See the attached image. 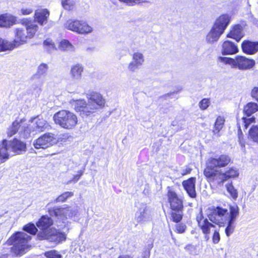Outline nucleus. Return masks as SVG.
Wrapping results in <instances>:
<instances>
[{
    "label": "nucleus",
    "instance_id": "9b49d317",
    "mask_svg": "<svg viewBox=\"0 0 258 258\" xmlns=\"http://www.w3.org/2000/svg\"><path fill=\"white\" fill-rule=\"evenodd\" d=\"M88 107L86 111L94 113L98 110L103 108L105 104V100L102 96L96 92H93L87 95Z\"/></svg>",
    "mask_w": 258,
    "mask_h": 258
},
{
    "label": "nucleus",
    "instance_id": "412c9836",
    "mask_svg": "<svg viewBox=\"0 0 258 258\" xmlns=\"http://www.w3.org/2000/svg\"><path fill=\"white\" fill-rule=\"evenodd\" d=\"M9 145L11 151L17 154H22L26 151V144L17 139L9 141Z\"/></svg>",
    "mask_w": 258,
    "mask_h": 258
},
{
    "label": "nucleus",
    "instance_id": "052dcab7",
    "mask_svg": "<svg viewBox=\"0 0 258 258\" xmlns=\"http://www.w3.org/2000/svg\"><path fill=\"white\" fill-rule=\"evenodd\" d=\"M189 172H190V169H186L185 171H183V172H181V174H182V175H184L189 173Z\"/></svg>",
    "mask_w": 258,
    "mask_h": 258
},
{
    "label": "nucleus",
    "instance_id": "bb28decb",
    "mask_svg": "<svg viewBox=\"0 0 258 258\" xmlns=\"http://www.w3.org/2000/svg\"><path fill=\"white\" fill-rule=\"evenodd\" d=\"M71 104L76 111H81L83 114L86 116H89L92 114V112L86 111V109L88 107V103L87 104L83 99L72 101Z\"/></svg>",
    "mask_w": 258,
    "mask_h": 258
},
{
    "label": "nucleus",
    "instance_id": "9d476101",
    "mask_svg": "<svg viewBox=\"0 0 258 258\" xmlns=\"http://www.w3.org/2000/svg\"><path fill=\"white\" fill-rule=\"evenodd\" d=\"M17 132L23 134L24 137L28 138L30 135V131L28 124L26 122L24 118L15 120L7 130V134L8 137H11Z\"/></svg>",
    "mask_w": 258,
    "mask_h": 258
},
{
    "label": "nucleus",
    "instance_id": "680f3d73",
    "mask_svg": "<svg viewBox=\"0 0 258 258\" xmlns=\"http://www.w3.org/2000/svg\"><path fill=\"white\" fill-rule=\"evenodd\" d=\"M94 47H87L86 50L87 51L91 52L94 51Z\"/></svg>",
    "mask_w": 258,
    "mask_h": 258
},
{
    "label": "nucleus",
    "instance_id": "423d86ee",
    "mask_svg": "<svg viewBox=\"0 0 258 258\" xmlns=\"http://www.w3.org/2000/svg\"><path fill=\"white\" fill-rule=\"evenodd\" d=\"M53 120L55 124L67 130L73 129L78 122L77 116L67 110H62L55 113Z\"/></svg>",
    "mask_w": 258,
    "mask_h": 258
},
{
    "label": "nucleus",
    "instance_id": "473e14b6",
    "mask_svg": "<svg viewBox=\"0 0 258 258\" xmlns=\"http://www.w3.org/2000/svg\"><path fill=\"white\" fill-rule=\"evenodd\" d=\"M18 45L15 41L13 43L0 38V52L12 50Z\"/></svg>",
    "mask_w": 258,
    "mask_h": 258
},
{
    "label": "nucleus",
    "instance_id": "a19ab883",
    "mask_svg": "<svg viewBox=\"0 0 258 258\" xmlns=\"http://www.w3.org/2000/svg\"><path fill=\"white\" fill-rule=\"evenodd\" d=\"M76 0H61V4L66 10H71L74 9L76 5Z\"/></svg>",
    "mask_w": 258,
    "mask_h": 258
},
{
    "label": "nucleus",
    "instance_id": "b1692460",
    "mask_svg": "<svg viewBox=\"0 0 258 258\" xmlns=\"http://www.w3.org/2000/svg\"><path fill=\"white\" fill-rule=\"evenodd\" d=\"M238 48L233 42L227 40L222 45L221 52L223 55H231L238 52Z\"/></svg>",
    "mask_w": 258,
    "mask_h": 258
},
{
    "label": "nucleus",
    "instance_id": "e433bc0d",
    "mask_svg": "<svg viewBox=\"0 0 258 258\" xmlns=\"http://www.w3.org/2000/svg\"><path fill=\"white\" fill-rule=\"evenodd\" d=\"M249 138L253 142L258 143V125L252 126L250 128Z\"/></svg>",
    "mask_w": 258,
    "mask_h": 258
},
{
    "label": "nucleus",
    "instance_id": "f03ea898",
    "mask_svg": "<svg viewBox=\"0 0 258 258\" xmlns=\"http://www.w3.org/2000/svg\"><path fill=\"white\" fill-rule=\"evenodd\" d=\"M231 162V158L227 155H221L215 157L210 158L207 162L206 168L204 170V175L210 181L217 175V173L222 170L218 168L225 167Z\"/></svg>",
    "mask_w": 258,
    "mask_h": 258
},
{
    "label": "nucleus",
    "instance_id": "4c0bfd02",
    "mask_svg": "<svg viewBox=\"0 0 258 258\" xmlns=\"http://www.w3.org/2000/svg\"><path fill=\"white\" fill-rule=\"evenodd\" d=\"M172 211H173L171 213V216L172 221L175 223L180 222L182 218L183 210Z\"/></svg>",
    "mask_w": 258,
    "mask_h": 258
},
{
    "label": "nucleus",
    "instance_id": "f8f14e48",
    "mask_svg": "<svg viewBox=\"0 0 258 258\" xmlns=\"http://www.w3.org/2000/svg\"><path fill=\"white\" fill-rule=\"evenodd\" d=\"M56 135L48 133L41 136L37 139L34 141L33 145L35 149H47L58 142Z\"/></svg>",
    "mask_w": 258,
    "mask_h": 258
},
{
    "label": "nucleus",
    "instance_id": "79ce46f5",
    "mask_svg": "<svg viewBox=\"0 0 258 258\" xmlns=\"http://www.w3.org/2000/svg\"><path fill=\"white\" fill-rule=\"evenodd\" d=\"M73 195L74 194L73 192H65L61 194V195H60L59 196H58L55 200V202L56 203L63 202L65 201H66L68 198L72 197Z\"/></svg>",
    "mask_w": 258,
    "mask_h": 258
},
{
    "label": "nucleus",
    "instance_id": "5fc2aeb1",
    "mask_svg": "<svg viewBox=\"0 0 258 258\" xmlns=\"http://www.w3.org/2000/svg\"><path fill=\"white\" fill-rule=\"evenodd\" d=\"M79 174L75 175L72 180H70L68 182V184L70 183L72 181L77 182L80 178L81 175L83 174V171H80L78 172Z\"/></svg>",
    "mask_w": 258,
    "mask_h": 258
},
{
    "label": "nucleus",
    "instance_id": "49530a36",
    "mask_svg": "<svg viewBox=\"0 0 258 258\" xmlns=\"http://www.w3.org/2000/svg\"><path fill=\"white\" fill-rule=\"evenodd\" d=\"M210 101L209 99L204 98L199 103V107L202 110L206 109L210 105Z\"/></svg>",
    "mask_w": 258,
    "mask_h": 258
},
{
    "label": "nucleus",
    "instance_id": "c03bdc74",
    "mask_svg": "<svg viewBox=\"0 0 258 258\" xmlns=\"http://www.w3.org/2000/svg\"><path fill=\"white\" fill-rule=\"evenodd\" d=\"M23 229L31 234H35L37 231V229L34 224L29 223L25 225Z\"/></svg>",
    "mask_w": 258,
    "mask_h": 258
},
{
    "label": "nucleus",
    "instance_id": "6ab92c4d",
    "mask_svg": "<svg viewBox=\"0 0 258 258\" xmlns=\"http://www.w3.org/2000/svg\"><path fill=\"white\" fill-rule=\"evenodd\" d=\"M167 197L170 208L172 210H183V205L182 198L179 197L176 193L169 187H168Z\"/></svg>",
    "mask_w": 258,
    "mask_h": 258
},
{
    "label": "nucleus",
    "instance_id": "72a5a7b5",
    "mask_svg": "<svg viewBox=\"0 0 258 258\" xmlns=\"http://www.w3.org/2000/svg\"><path fill=\"white\" fill-rule=\"evenodd\" d=\"M59 48L62 51H74L75 50L74 46L67 40H63L60 42Z\"/></svg>",
    "mask_w": 258,
    "mask_h": 258
},
{
    "label": "nucleus",
    "instance_id": "de8ad7c7",
    "mask_svg": "<svg viewBox=\"0 0 258 258\" xmlns=\"http://www.w3.org/2000/svg\"><path fill=\"white\" fill-rule=\"evenodd\" d=\"M121 2L125 3L130 5H134L142 3H147V0H119Z\"/></svg>",
    "mask_w": 258,
    "mask_h": 258
},
{
    "label": "nucleus",
    "instance_id": "5701e85b",
    "mask_svg": "<svg viewBox=\"0 0 258 258\" xmlns=\"http://www.w3.org/2000/svg\"><path fill=\"white\" fill-rule=\"evenodd\" d=\"M195 184V177H191L187 180H184L182 183V184L187 194L192 198L196 197Z\"/></svg>",
    "mask_w": 258,
    "mask_h": 258
},
{
    "label": "nucleus",
    "instance_id": "1a4fd4ad",
    "mask_svg": "<svg viewBox=\"0 0 258 258\" xmlns=\"http://www.w3.org/2000/svg\"><path fill=\"white\" fill-rule=\"evenodd\" d=\"M65 28L82 35H87L92 33L93 28L83 20L70 19L65 24Z\"/></svg>",
    "mask_w": 258,
    "mask_h": 258
},
{
    "label": "nucleus",
    "instance_id": "37998d69",
    "mask_svg": "<svg viewBox=\"0 0 258 258\" xmlns=\"http://www.w3.org/2000/svg\"><path fill=\"white\" fill-rule=\"evenodd\" d=\"M141 66L136 63V62L132 60L127 66V69L130 72L134 73L136 72Z\"/></svg>",
    "mask_w": 258,
    "mask_h": 258
},
{
    "label": "nucleus",
    "instance_id": "864d4df0",
    "mask_svg": "<svg viewBox=\"0 0 258 258\" xmlns=\"http://www.w3.org/2000/svg\"><path fill=\"white\" fill-rule=\"evenodd\" d=\"M185 249L189 251L192 254H196V252L195 251L196 250V247L194 245L191 244H188L185 247Z\"/></svg>",
    "mask_w": 258,
    "mask_h": 258
},
{
    "label": "nucleus",
    "instance_id": "ddd939ff",
    "mask_svg": "<svg viewBox=\"0 0 258 258\" xmlns=\"http://www.w3.org/2000/svg\"><path fill=\"white\" fill-rule=\"evenodd\" d=\"M49 214L52 217L62 220L68 218H72L77 215L78 213V208H53L48 210Z\"/></svg>",
    "mask_w": 258,
    "mask_h": 258
},
{
    "label": "nucleus",
    "instance_id": "a18cd8bd",
    "mask_svg": "<svg viewBox=\"0 0 258 258\" xmlns=\"http://www.w3.org/2000/svg\"><path fill=\"white\" fill-rule=\"evenodd\" d=\"M45 256L48 258H61L62 256L56 250H51L45 253Z\"/></svg>",
    "mask_w": 258,
    "mask_h": 258
},
{
    "label": "nucleus",
    "instance_id": "c756f323",
    "mask_svg": "<svg viewBox=\"0 0 258 258\" xmlns=\"http://www.w3.org/2000/svg\"><path fill=\"white\" fill-rule=\"evenodd\" d=\"M15 17L9 14H4L0 16V27H10L16 23Z\"/></svg>",
    "mask_w": 258,
    "mask_h": 258
},
{
    "label": "nucleus",
    "instance_id": "c9c22d12",
    "mask_svg": "<svg viewBox=\"0 0 258 258\" xmlns=\"http://www.w3.org/2000/svg\"><path fill=\"white\" fill-rule=\"evenodd\" d=\"M225 122V119L224 117L219 116H218L215 123L214 128L213 132L215 134L218 133L223 128Z\"/></svg>",
    "mask_w": 258,
    "mask_h": 258
},
{
    "label": "nucleus",
    "instance_id": "ea45409f",
    "mask_svg": "<svg viewBox=\"0 0 258 258\" xmlns=\"http://www.w3.org/2000/svg\"><path fill=\"white\" fill-rule=\"evenodd\" d=\"M45 49L49 52L51 53L56 49L54 42L51 39H47L43 42Z\"/></svg>",
    "mask_w": 258,
    "mask_h": 258
},
{
    "label": "nucleus",
    "instance_id": "393cba45",
    "mask_svg": "<svg viewBox=\"0 0 258 258\" xmlns=\"http://www.w3.org/2000/svg\"><path fill=\"white\" fill-rule=\"evenodd\" d=\"M84 68L81 64L77 63L71 66L70 74L73 80L79 81L82 76Z\"/></svg>",
    "mask_w": 258,
    "mask_h": 258
},
{
    "label": "nucleus",
    "instance_id": "603ef678",
    "mask_svg": "<svg viewBox=\"0 0 258 258\" xmlns=\"http://www.w3.org/2000/svg\"><path fill=\"white\" fill-rule=\"evenodd\" d=\"M21 13L23 15H28L31 14L33 10L30 8H23L21 10Z\"/></svg>",
    "mask_w": 258,
    "mask_h": 258
},
{
    "label": "nucleus",
    "instance_id": "a878e982",
    "mask_svg": "<svg viewBox=\"0 0 258 258\" xmlns=\"http://www.w3.org/2000/svg\"><path fill=\"white\" fill-rule=\"evenodd\" d=\"M243 36V28L239 24L232 26L230 32L227 35V37L234 39L237 41H240Z\"/></svg>",
    "mask_w": 258,
    "mask_h": 258
},
{
    "label": "nucleus",
    "instance_id": "4d7b16f0",
    "mask_svg": "<svg viewBox=\"0 0 258 258\" xmlns=\"http://www.w3.org/2000/svg\"><path fill=\"white\" fill-rule=\"evenodd\" d=\"M152 245L149 246V248H152ZM150 255V251L149 249L146 250L143 253V257L144 258H149Z\"/></svg>",
    "mask_w": 258,
    "mask_h": 258
},
{
    "label": "nucleus",
    "instance_id": "58836bf2",
    "mask_svg": "<svg viewBox=\"0 0 258 258\" xmlns=\"http://www.w3.org/2000/svg\"><path fill=\"white\" fill-rule=\"evenodd\" d=\"M227 191L230 195L231 197L236 200L238 197V192L232 185V182L228 183L225 185Z\"/></svg>",
    "mask_w": 258,
    "mask_h": 258
},
{
    "label": "nucleus",
    "instance_id": "39448f33",
    "mask_svg": "<svg viewBox=\"0 0 258 258\" xmlns=\"http://www.w3.org/2000/svg\"><path fill=\"white\" fill-rule=\"evenodd\" d=\"M31 237L24 232H18L13 234L7 241L9 245H13L11 250L17 255L26 252L28 248L27 243Z\"/></svg>",
    "mask_w": 258,
    "mask_h": 258
},
{
    "label": "nucleus",
    "instance_id": "f3484780",
    "mask_svg": "<svg viewBox=\"0 0 258 258\" xmlns=\"http://www.w3.org/2000/svg\"><path fill=\"white\" fill-rule=\"evenodd\" d=\"M53 224V220L47 215L43 216L39 219L36 223L37 227L41 230L37 235L39 239L42 240L43 236L47 234L49 231L53 229L50 228Z\"/></svg>",
    "mask_w": 258,
    "mask_h": 258
},
{
    "label": "nucleus",
    "instance_id": "7c9ffc66",
    "mask_svg": "<svg viewBox=\"0 0 258 258\" xmlns=\"http://www.w3.org/2000/svg\"><path fill=\"white\" fill-rule=\"evenodd\" d=\"M48 68V64L41 63L38 66L36 73L33 75L32 78L34 79H38L41 78L42 76H45Z\"/></svg>",
    "mask_w": 258,
    "mask_h": 258
},
{
    "label": "nucleus",
    "instance_id": "6e6d98bb",
    "mask_svg": "<svg viewBox=\"0 0 258 258\" xmlns=\"http://www.w3.org/2000/svg\"><path fill=\"white\" fill-rule=\"evenodd\" d=\"M252 97L258 101V88L255 87L251 91Z\"/></svg>",
    "mask_w": 258,
    "mask_h": 258
},
{
    "label": "nucleus",
    "instance_id": "8fccbe9b",
    "mask_svg": "<svg viewBox=\"0 0 258 258\" xmlns=\"http://www.w3.org/2000/svg\"><path fill=\"white\" fill-rule=\"evenodd\" d=\"M238 135L239 144L242 148H244L245 142L243 139V135L240 130L238 131Z\"/></svg>",
    "mask_w": 258,
    "mask_h": 258
},
{
    "label": "nucleus",
    "instance_id": "2f4dec72",
    "mask_svg": "<svg viewBox=\"0 0 258 258\" xmlns=\"http://www.w3.org/2000/svg\"><path fill=\"white\" fill-rule=\"evenodd\" d=\"M258 111V104L254 102L247 103L243 108L244 113L248 116Z\"/></svg>",
    "mask_w": 258,
    "mask_h": 258
},
{
    "label": "nucleus",
    "instance_id": "2eb2a0df",
    "mask_svg": "<svg viewBox=\"0 0 258 258\" xmlns=\"http://www.w3.org/2000/svg\"><path fill=\"white\" fill-rule=\"evenodd\" d=\"M32 123L29 131L31 133L36 134L49 130L51 127L49 123L43 117L38 116L29 120Z\"/></svg>",
    "mask_w": 258,
    "mask_h": 258
},
{
    "label": "nucleus",
    "instance_id": "6e6552de",
    "mask_svg": "<svg viewBox=\"0 0 258 258\" xmlns=\"http://www.w3.org/2000/svg\"><path fill=\"white\" fill-rule=\"evenodd\" d=\"M218 61L225 64H229L232 68H238L239 70H247L252 68L255 64L253 59L242 56H237L235 59L228 57L219 56Z\"/></svg>",
    "mask_w": 258,
    "mask_h": 258
},
{
    "label": "nucleus",
    "instance_id": "bf43d9fd",
    "mask_svg": "<svg viewBox=\"0 0 258 258\" xmlns=\"http://www.w3.org/2000/svg\"><path fill=\"white\" fill-rule=\"evenodd\" d=\"M117 258H133V257L128 255H122L118 256Z\"/></svg>",
    "mask_w": 258,
    "mask_h": 258
},
{
    "label": "nucleus",
    "instance_id": "cd10ccee",
    "mask_svg": "<svg viewBox=\"0 0 258 258\" xmlns=\"http://www.w3.org/2000/svg\"><path fill=\"white\" fill-rule=\"evenodd\" d=\"M244 52L252 54L258 51V42L244 41L241 45Z\"/></svg>",
    "mask_w": 258,
    "mask_h": 258
},
{
    "label": "nucleus",
    "instance_id": "dca6fc26",
    "mask_svg": "<svg viewBox=\"0 0 258 258\" xmlns=\"http://www.w3.org/2000/svg\"><path fill=\"white\" fill-rule=\"evenodd\" d=\"M239 208L237 205L230 206V217L225 222L226 226L225 232L227 237L230 236L234 231L235 228V222L239 215Z\"/></svg>",
    "mask_w": 258,
    "mask_h": 258
},
{
    "label": "nucleus",
    "instance_id": "7ed1b4c3",
    "mask_svg": "<svg viewBox=\"0 0 258 258\" xmlns=\"http://www.w3.org/2000/svg\"><path fill=\"white\" fill-rule=\"evenodd\" d=\"M197 221L198 226L204 234L205 239L208 241L210 238V234L212 233V240L214 244L219 242L221 237L219 230L213 223L209 221L207 218H205L201 212L197 216Z\"/></svg>",
    "mask_w": 258,
    "mask_h": 258
},
{
    "label": "nucleus",
    "instance_id": "20e7f679",
    "mask_svg": "<svg viewBox=\"0 0 258 258\" xmlns=\"http://www.w3.org/2000/svg\"><path fill=\"white\" fill-rule=\"evenodd\" d=\"M231 21V17L228 14L219 16L216 20L213 27L206 36V41L213 43L217 41L223 33Z\"/></svg>",
    "mask_w": 258,
    "mask_h": 258
},
{
    "label": "nucleus",
    "instance_id": "f704fd0d",
    "mask_svg": "<svg viewBox=\"0 0 258 258\" xmlns=\"http://www.w3.org/2000/svg\"><path fill=\"white\" fill-rule=\"evenodd\" d=\"M132 60L142 66L145 62L143 53L140 51H136L132 55Z\"/></svg>",
    "mask_w": 258,
    "mask_h": 258
},
{
    "label": "nucleus",
    "instance_id": "4468645a",
    "mask_svg": "<svg viewBox=\"0 0 258 258\" xmlns=\"http://www.w3.org/2000/svg\"><path fill=\"white\" fill-rule=\"evenodd\" d=\"M238 175V171L235 168L231 167L225 172L221 171L220 172L217 173V175L210 181L221 186L228 179L237 177Z\"/></svg>",
    "mask_w": 258,
    "mask_h": 258
},
{
    "label": "nucleus",
    "instance_id": "c85d7f7f",
    "mask_svg": "<svg viewBox=\"0 0 258 258\" xmlns=\"http://www.w3.org/2000/svg\"><path fill=\"white\" fill-rule=\"evenodd\" d=\"M49 16V12L47 9L37 10L35 12V20L40 25H43L47 23Z\"/></svg>",
    "mask_w": 258,
    "mask_h": 258
},
{
    "label": "nucleus",
    "instance_id": "4be33fe9",
    "mask_svg": "<svg viewBox=\"0 0 258 258\" xmlns=\"http://www.w3.org/2000/svg\"><path fill=\"white\" fill-rule=\"evenodd\" d=\"M11 149L9 145V141L3 140L0 145V161L4 163L9 159Z\"/></svg>",
    "mask_w": 258,
    "mask_h": 258
},
{
    "label": "nucleus",
    "instance_id": "13d9d810",
    "mask_svg": "<svg viewBox=\"0 0 258 258\" xmlns=\"http://www.w3.org/2000/svg\"><path fill=\"white\" fill-rule=\"evenodd\" d=\"M5 172V168L0 167V179L3 177Z\"/></svg>",
    "mask_w": 258,
    "mask_h": 258
},
{
    "label": "nucleus",
    "instance_id": "aec40b11",
    "mask_svg": "<svg viewBox=\"0 0 258 258\" xmlns=\"http://www.w3.org/2000/svg\"><path fill=\"white\" fill-rule=\"evenodd\" d=\"M42 240H47L50 242L58 244L66 241L67 235L64 232L53 228L46 235L43 236Z\"/></svg>",
    "mask_w": 258,
    "mask_h": 258
},
{
    "label": "nucleus",
    "instance_id": "09e8293b",
    "mask_svg": "<svg viewBox=\"0 0 258 258\" xmlns=\"http://www.w3.org/2000/svg\"><path fill=\"white\" fill-rule=\"evenodd\" d=\"M242 119L245 128H247L250 123L254 122L255 118L251 117L249 118H246V117H243Z\"/></svg>",
    "mask_w": 258,
    "mask_h": 258
},
{
    "label": "nucleus",
    "instance_id": "3c124183",
    "mask_svg": "<svg viewBox=\"0 0 258 258\" xmlns=\"http://www.w3.org/2000/svg\"><path fill=\"white\" fill-rule=\"evenodd\" d=\"M186 229V226L183 224H179L176 226V229L177 233H182L184 232Z\"/></svg>",
    "mask_w": 258,
    "mask_h": 258
},
{
    "label": "nucleus",
    "instance_id": "a211bd4d",
    "mask_svg": "<svg viewBox=\"0 0 258 258\" xmlns=\"http://www.w3.org/2000/svg\"><path fill=\"white\" fill-rule=\"evenodd\" d=\"M151 218V211L149 207L146 204H140L135 214L136 221L138 223L142 224L150 221Z\"/></svg>",
    "mask_w": 258,
    "mask_h": 258
},
{
    "label": "nucleus",
    "instance_id": "0eeeda50",
    "mask_svg": "<svg viewBox=\"0 0 258 258\" xmlns=\"http://www.w3.org/2000/svg\"><path fill=\"white\" fill-rule=\"evenodd\" d=\"M207 216L212 223L219 227L225 226V222L229 220L230 212L227 209L219 206L212 207L208 209Z\"/></svg>",
    "mask_w": 258,
    "mask_h": 258
},
{
    "label": "nucleus",
    "instance_id": "f257e3e1",
    "mask_svg": "<svg viewBox=\"0 0 258 258\" xmlns=\"http://www.w3.org/2000/svg\"><path fill=\"white\" fill-rule=\"evenodd\" d=\"M21 23L24 28H17L15 29V41L16 45L26 43L28 39L32 38L38 29L35 22L28 19L22 20Z\"/></svg>",
    "mask_w": 258,
    "mask_h": 258
}]
</instances>
